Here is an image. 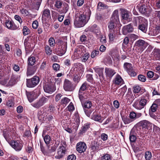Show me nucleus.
<instances>
[{
    "instance_id": "1",
    "label": "nucleus",
    "mask_w": 160,
    "mask_h": 160,
    "mask_svg": "<svg viewBox=\"0 0 160 160\" xmlns=\"http://www.w3.org/2000/svg\"><path fill=\"white\" fill-rule=\"evenodd\" d=\"M119 22L118 12L116 10L113 12L110 21L108 23L109 31H117V25Z\"/></svg>"
},
{
    "instance_id": "2",
    "label": "nucleus",
    "mask_w": 160,
    "mask_h": 160,
    "mask_svg": "<svg viewBox=\"0 0 160 160\" xmlns=\"http://www.w3.org/2000/svg\"><path fill=\"white\" fill-rule=\"evenodd\" d=\"M59 144V143L57 144L55 143L53 146L51 147H50V145H49V147H48L46 146V149H45L43 144L40 142L41 150L44 155L50 156H53L54 155L55 152Z\"/></svg>"
},
{
    "instance_id": "3",
    "label": "nucleus",
    "mask_w": 160,
    "mask_h": 160,
    "mask_svg": "<svg viewBox=\"0 0 160 160\" xmlns=\"http://www.w3.org/2000/svg\"><path fill=\"white\" fill-rule=\"evenodd\" d=\"M3 136L6 140L16 151L19 152L22 150L23 147L22 141L15 140H11L10 141L9 139L7 138L5 134H4Z\"/></svg>"
},
{
    "instance_id": "4",
    "label": "nucleus",
    "mask_w": 160,
    "mask_h": 160,
    "mask_svg": "<svg viewBox=\"0 0 160 160\" xmlns=\"http://www.w3.org/2000/svg\"><path fill=\"white\" fill-rule=\"evenodd\" d=\"M48 97L42 96L36 102L32 103L31 105L34 108L38 109L48 102Z\"/></svg>"
},
{
    "instance_id": "5",
    "label": "nucleus",
    "mask_w": 160,
    "mask_h": 160,
    "mask_svg": "<svg viewBox=\"0 0 160 160\" xmlns=\"http://www.w3.org/2000/svg\"><path fill=\"white\" fill-rule=\"evenodd\" d=\"M39 81V78L37 76H34L30 79H27V86L30 88H33L38 84Z\"/></svg>"
},
{
    "instance_id": "6",
    "label": "nucleus",
    "mask_w": 160,
    "mask_h": 160,
    "mask_svg": "<svg viewBox=\"0 0 160 160\" xmlns=\"http://www.w3.org/2000/svg\"><path fill=\"white\" fill-rule=\"evenodd\" d=\"M124 68L125 70L131 77H135L137 73L134 71L132 65L128 62H125L124 64Z\"/></svg>"
},
{
    "instance_id": "7",
    "label": "nucleus",
    "mask_w": 160,
    "mask_h": 160,
    "mask_svg": "<svg viewBox=\"0 0 160 160\" xmlns=\"http://www.w3.org/2000/svg\"><path fill=\"white\" fill-rule=\"evenodd\" d=\"M86 10H87V12H86L85 13L84 12L83 14L80 16L78 18L81 21L84 22L85 24L87 22L91 14V12L89 8H87Z\"/></svg>"
},
{
    "instance_id": "8",
    "label": "nucleus",
    "mask_w": 160,
    "mask_h": 160,
    "mask_svg": "<svg viewBox=\"0 0 160 160\" xmlns=\"http://www.w3.org/2000/svg\"><path fill=\"white\" fill-rule=\"evenodd\" d=\"M140 12L142 14H149L151 11V8H148L146 5V4H144L140 5L139 4L138 7Z\"/></svg>"
},
{
    "instance_id": "9",
    "label": "nucleus",
    "mask_w": 160,
    "mask_h": 160,
    "mask_svg": "<svg viewBox=\"0 0 160 160\" xmlns=\"http://www.w3.org/2000/svg\"><path fill=\"white\" fill-rule=\"evenodd\" d=\"M146 22V19L141 16L134 17L132 19V23L134 27H137L141 23Z\"/></svg>"
},
{
    "instance_id": "10",
    "label": "nucleus",
    "mask_w": 160,
    "mask_h": 160,
    "mask_svg": "<svg viewBox=\"0 0 160 160\" xmlns=\"http://www.w3.org/2000/svg\"><path fill=\"white\" fill-rule=\"evenodd\" d=\"M63 88L65 91H72L74 89V88L71 82L67 79L65 80Z\"/></svg>"
},
{
    "instance_id": "11",
    "label": "nucleus",
    "mask_w": 160,
    "mask_h": 160,
    "mask_svg": "<svg viewBox=\"0 0 160 160\" xmlns=\"http://www.w3.org/2000/svg\"><path fill=\"white\" fill-rule=\"evenodd\" d=\"M77 150L80 153L84 152L87 148L86 143L82 142H78L76 145Z\"/></svg>"
},
{
    "instance_id": "12",
    "label": "nucleus",
    "mask_w": 160,
    "mask_h": 160,
    "mask_svg": "<svg viewBox=\"0 0 160 160\" xmlns=\"http://www.w3.org/2000/svg\"><path fill=\"white\" fill-rule=\"evenodd\" d=\"M147 100L146 99L142 98L139 101L138 103H135L134 106L136 109L141 110L144 108L146 105Z\"/></svg>"
},
{
    "instance_id": "13",
    "label": "nucleus",
    "mask_w": 160,
    "mask_h": 160,
    "mask_svg": "<svg viewBox=\"0 0 160 160\" xmlns=\"http://www.w3.org/2000/svg\"><path fill=\"white\" fill-rule=\"evenodd\" d=\"M138 125L141 127L142 128H150L152 125V124L147 120H143L139 122Z\"/></svg>"
},
{
    "instance_id": "14",
    "label": "nucleus",
    "mask_w": 160,
    "mask_h": 160,
    "mask_svg": "<svg viewBox=\"0 0 160 160\" xmlns=\"http://www.w3.org/2000/svg\"><path fill=\"white\" fill-rule=\"evenodd\" d=\"M66 151L65 147L63 146H59L58 149L57 155L55 156L57 159H60L62 158Z\"/></svg>"
},
{
    "instance_id": "15",
    "label": "nucleus",
    "mask_w": 160,
    "mask_h": 160,
    "mask_svg": "<svg viewBox=\"0 0 160 160\" xmlns=\"http://www.w3.org/2000/svg\"><path fill=\"white\" fill-rule=\"evenodd\" d=\"M51 17L50 10L48 9H45L42 13V19L43 23L46 22V19Z\"/></svg>"
},
{
    "instance_id": "16",
    "label": "nucleus",
    "mask_w": 160,
    "mask_h": 160,
    "mask_svg": "<svg viewBox=\"0 0 160 160\" xmlns=\"http://www.w3.org/2000/svg\"><path fill=\"white\" fill-rule=\"evenodd\" d=\"M105 72L106 77L110 78H112L116 73V72L115 70L110 68H106L105 69Z\"/></svg>"
},
{
    "instance_id": "17",
    "label": "nucleus",
    "mask_w": 160,
    "mask_h": 160,
    "mask_svg": "<svg viewBox=\"0 0 160 160\" xmlns=\"http://www.w3.org/2000/svg\"><path fill=\"white\" fill-rule=\"evenodd\" d=\"M133 28L131 24L124 26L122 28V31L124 34L126 35L127 33L133 31Z\"/></svg>"
},
{
    "instance_id": "18",
    "label": "nucleus",
    "mask_w": 160,
    "mask_h": 160,
    "mask_svg": "<svg viewBox=\"0 0 160 160\" xmlns=\"http://www.w3.org/2000/svg\"><path fill=\"white\" fill-rule=\"evenodd\" d=\"M113 83L116 85L121 86L124 83V81L121 76L117 74L113 80Z\"/></svg>"
},
{
    "instance_id": "19",
    "label": "nucleus",
    "mask_w": 160,
    "mask_h": 160,
    "mask_svg": "<svg viewBox=\"0 0 160 160\" xmlns=\"http://www.w3.org/2000/svg\"><path fill=\"white\" fill-rule=\"evenodd\" d=\"M91 119L101 123L103 120V118L101 115L94 112L91 116Z\"/></svg>"
},
{
    "instance_id": "20",
    "label": "nucleus",
    "mask_w": 160,
    "mask_h": 160,
    "mask_svg": "<svg viewBox=\"0 0 160 160\" xmlns=\"http://www.w3.org/2000/svg\"><path fill=\"white\" fill-rule=\"evenodd\" d=\"M6 27L11 30H15L18 28L14 24L13 22L11 21L6 20L5 22Z\"/></svg>"
},
{
    "instance_id": "21",
    "label": "nucleus",
    "mask_w": 160,
    "mask_h": 160,
    "mask_svg": "<svg viewBox=\"0 0 160 160\" xmlns=\"http://www.w3.org/2000/svg\"><path fill=\"white\" fill-rule=\"evenodd\" d=\"M26 95L29 102H32L36 98L35 93L34 92H26Z\"/></svg>"
},
{
    "instance_id": "22",
    "label": "nucleus",
    "mask_w": 160,
    "mask_h": 160,
    "mask_svg": "<svg viewBox=\"0 0 160 160\" xmlns=\"http://www.w3.org/2000/svg\"><path fill=\"white\" fill-rule=\"evenodd\" d=\"M36 69L37 67L35 66H28L27 69V75L30 76L34 74Z\"/></svg>"
},
{
    "instance_id": "23",
    "label": "nucleus",
    "mask_w": 160,
    "mask_h": 160,
    "mask_svg": "<svg viewBox=\"0 0 160 160\" xmlns=\"http://www.w3.org/2000/svg\"><path fill=\"white\" fill-rule=\"evenodd\" d=\"M44 91L48 93H51L54 92L55 89L50 84H46L43 86Z\"/></svg>"
},
{
    "instance_id": "24",
    "label": "nucleus",
    "mask_w": 160,
    "mask_h": 160,
    "mask_svg": "<svg viewBox=\"0 0 160 160\" xmlns=\"http://www.w3.org/2000/svg\"><path fill=\"white\" fill-rule=\"evenodd\" d=\"M95 72L99 75L100 78H103V71L104 68H100L98 66H96L93 68Z\"/></svg>"
},
{
    "instance_id": "25",
    "label": "nucleus",
    "mask_w": 160,
    "mask_h": 160,
    "mask_svg": "<svg viewBox=\"0 0 160 160\" xmlns=\"http://www.w3.org/2000/svg\"><path fill=\"white\" fill-rule=\"evenodd\" d=\"M90 30L96 34L98 37L100 34V30L96 24H94L90 28Z\"/></svg>"
},
{
    "instance_id": "26",
    "label": "nucleus",
    "mask_w": 160,
    "mask_h": 160,
    "mask_svg": "<svg viewBox=\"0 0 160 160\" xmlns=\"http://www.w3.org/2000/svg\"><path fill=\"white\" fill-rule=\"evenodd\" d=\"M99 145L95 141L92 142L90 148L93 152H95L99 149Z\"/></svg>"
},
{
    "instance_id": "27",
    "label": "nucleus",
    "mask_w": 160,
    "mask_h": 160,
    "mask_svg": "<svg viewBox=\"0 0 160 160\" xmlns=\"http://www.w3.org/2000/svg\"><path fill=\"white\" fill-rule=\"evenodd\" d=\"M147 43L145 42L144 41L139 40L137 41L135 45L138 47H141V49L144 50L145 49V47L146 46Z\"/></svg>"
},
{
    "instance_id": "28",
    "label": "nucleus",
    "mask_w": 160,
    "mask_h": 160,
    "mask_svg": "<svg viewBox=\"0 0 160 160\" xmlns=\"http://www.w3.org/2000/svg\"><path fill=\"white\" fill-rule=\"evenodd\" d=\"M86 24L78 18H77L74 22V24L77 28H80L84 26Z\"/></svg>"
},
{
    "instance_id": "29",
    "label": "nucleus",
    "mask_w": 160,
    "mask_h": 160,
    "mask_svg": "<svg viewBox=\"0 0 160 160\" xmlns=\"http://www.w3.org/2000/svg\"><path fill=\"white\" fill-rule=\"evenodd\" d=\"M122 17L124 20L128 19L129 17V12L124 9H121Z\"/></svg>"
},
{
    "instance_id": "30",
    "label": "nucleus",
    "mask_w": 160,
    "mask_h": 160,
    "mask_svg": "<svg viewBox=\"0 0 160 160\" xmlns=\"http://www.w3.org/2000/svg\"><path fill=\"white\" fill-rule=\"evenodd\" d=\"M147 21L146 19V22H142V23H141L138 26V29L145 32L147 31Z\"/></svg>"
},
{
    "instance_id": "31",
    "label": "nucleus",
    "mask_w": 160,
    "mask_h": 160,
    "mask_svg": "<svg viewBox=\"0 0 160 160\" xmlns=\"http://www.w3.org/2000/svg\"><path fill=\"white\" fill-rule=\"evenodd\" d=\"M88 86L89 85L88 84L87 82H85L81 85L79 88V91L84 92L85 90L88 88Z\"/></svg>"
},
{
    "instance_id": "32",
    "label": "nucleus",
    "mask_w": 160,
    "mask_h": 160,
    "mask_svg": "<svg viewBox=\"0 0 160 160\" xmlns=\"http://www.w3.org/2000/svg\"><path fill=\"white\" fill-rule=\"evenodd\" d=\"M42 137L43 138L44 141L46 143L47 146L49 147V145H50L49 143L50 141L51 140V138L50 136L48 135H45L44 137L42 135Z\"/></svg>"
},
{
    "instance_id": "33",
    "label": "nucleus",
    "mask_w": 160,
    "mask_h": 160,
    "mask_svg": "<svg viewBox=\"0 0 160 160\" xmlns=\"http://www.w3.org/2000/svg\"><path fill=\"white\" fill-rule=\"evenodd\" d=\"M36 62L35 58L33 56H30L28 59V66H33Z\"/></svg>"
},
{
    "instance_id": "34",
    "label": "nucleus",
    "mask_w": 160,
    "mask_h": 160,
    "mask_svg": "<svg viewBox=\"0 0 160 160\" xmlns=\"http://www.w3.org/2000/svg\"><path fill=\"white\" fill-rule=\"evenodd\" d=\"M122 121L125 124H128L133 121V120L131 119L130 118L124 116L122 117Z\"/></svg>"
},
{
    "instance_id": "35",
    "label": "nucleus",
    "mask_w": 160,
    "mask_h": 160,
    "mask_svg": "<svg viewBox=\"0 0 160 160\" xmlns=\"http://www.w3.org/2000/svg\"><path fill=\"white\" fill-rule=\"evenodd\" d=\"M82 105L83 109L84 108H90L92 106V103L90 101L87 100L83 104H82Z\"/></svg>"
},
{
    "instance_id": "36",
    "label": "nucleus",
    "mask_w": 160,
    "mask_h": 160,
    "mask_svg": "<svg viewBox=\"0 0 160 160\" xmlns=\"http://www.w3.org/2000/svg\"><path fill=\"white\" fill-rule=\"evenodd\" d=\"M70 101V100L67 98L65 97L61 99V103L63 106H66Z\"/></svg>"
},
{
    "instance_id": "37",
    "label": "nucleus",
    "mask_w": 160,
    "mask_h": 160,
    "mask_svg": "<svg viewBox=\"0 0 160 160\" xmlns=\"http://www.w3.org/2000/svg\"><path fill=\"white\" fill-rule=\"evenodd\" d=\"M90 127L89 124L88 123L84 124L82 127L81 132L82 133H84Z\"/></svg>"
},
{
    "instance_id": "38",
    "label": "nucleus",
    "mask_w": 160,
    "mask_h": 160,
    "mask_svg": "<svg viewBox=\"0 0 160 160\" xmlns=\"http://www.w3.org/2000/svg\"><path fill=\"white\" fill-rule=\"evenodd\" d=\"M16 82V78L14 76H12L8 82V85L9 86H13L15 84Z\"/></svg>"
},
{
    "instance_id": "39",
    "label": "nucleus",
    "mask_w": 160,
    "mask_h": 160,
    "mask_svg": "<svg viewBox=\"0 0 160 160\" xmlns=\"http://www.w3.org/2000/svg\"><path fill=\"white\" fill-rule=\"evenodd\" d=\"M158 108V105L155 103H153L150 107L149 110V113L151 114V112H155L157 110Z\"/></svg>"
},
{
    "instance_id": "40",
    "label": "nucleus",
    "mask_w": 160,
    "mask_h": 160,
    "mask_svg": "<svg viewBox=\"0 0 160 160\" xmlns=\"http://www.w3.org/2000/svg\"><path fill=\"white\" fill-rule=\"evenodd\" d=\"M111 156L108 154H104L101 158V160H111Z\"/></svg>"
},
{
    "instance_id": "41",
    "label": "nucleus",
    "mask_w": 160,
    "mask_h": 160,
    "mask_svg": "<svg viewBox=\"0 0 160 160\" xmlns=\"http://www.w3.org/2000/svg\"><path fill=\"white\" fill-rule=\"evenodd\" d=\"M83 110L86 115L88 117H90L91 113L93 111V110L91 109L90 108H84V109H83Z\"/></svg>"
},
{
    "instance_id": "42",
    "label": "nucleus",
    "mask_w": 160,
    "mask_h": 160,
    "mask_svg": "<svg viewBox=\"0 0 160 160\" xmlns=\"http://www.w3.org/2000/svg\"><path fill=\"white\" fill-rule=\"evenodd\" d=\"M108 36L110 40L112 41L113 40L114 38L115 37V34L116 32L113 31L111 32L109 31Z\"/></svg>"
},
{
    "instance_id": "43",
    "label": "nucleus",
    "mask_w": 160,
    "mask_h": 160,
    "mask_svg": "<svg viewBox=\"0 0 160 160\" xmlns=\"http://www.w3.org/2000/svg\"><path fill=\"white\" fill-rule=\"evenodd\" d=\"M49 45L52 47H53L55 45V41L54 38L52 37H50L48 41Z\"/></svg>"
},
{
    "instance_id": "44",
    "label": "nucleus",
    "mask_w": 160,
    "mask_h": 160,
    "mask_svg": "<svg viewBox=\"0 0 160 160\" xmlns=\"http://www.w3.org/2000/svg\"><path fill=\"white\" fill-rule=\"evenodd\" d=\"M136 137L135 135L132 134L131 132H130L129 136V139L131 142H134L136 141Z\"/></svg>"
},
{
    "instance_id": "45",
    "label": "nucleus",
    "mask_w": 160,
    "mask_h": 160,
    "mask_svg": "<svg viewBox=\"0 0 160 160\" xmlns=\"http://www.w3.org/2000/svg\"><path fill=\"white\" fill-rule=\"evenodd\" d=\"M86 78L87 81L90 83H93V79L92 77V75L91 74H87L86 75Z\"/></svg>"
},
{
    "instance_id": "46",
    "label": "nucleus",
    "mask_w": 160,
    "mask_h": 160,
    "mask_svg": "<svg viewBox=\"0 0 160 160\" xmlns=\"http://www.w3.org/2000/svg\"><path fill=\"white\" fill-rule=\"evenodd\" d=\"M160 32V26H157L156 27V29L153 31V36H156L158 35Z\"/></svg>"
},
{
    "instance_id": "47",
    "label": "nucleus",
    "mask_w": 160,
    "mask_h": 160,
    "mask_svg": "<svg viewBox=\"0 0 160 160\" xmlns=\"http://www.w3.org/2000/svg\"><path fill=\"white\" fill-rule=\"evenodd\" d=\"M30 30L26 26H24L23 28V33L24 35H26L30 33Z\"/></svg>"
},
{
    "instance_id": "48",
    "label": "nucleus",
    "mask_w": 160,
    "mask_h": 160,
    "mask_svg": "<svg viewBox=\"0 0 160 160\" xmlns=\"http://www.w3.org/2000/svg\"><path fill=\"white\" fill-rule=\"evenodd\" d=\"M52 67L53 70L55 71H57L59 70L60 68L59 65L56 63L53 64Z\"/></svg>"
},
{
    "instance_id": "49",
    "label": "nucleus",
    "mask_w": 160,
    "mask_h": 160,
    "mask_svg": "<svg viewBox=\"0 0 160 160\" xmlns=\"http://www.w3.org/2000/svg\"><path fill=\"white\" fill-rule=\"evenodd\" d=\"M152 157V154L150 152L147 151L145 153V158L146 160H150Z\"/></svg>"
},
{
    "instance_id": "50",
    "label": "nucleus",
    "mask_w": 160,
    "mask_h": 160,
    "mask_svg": "<svg viewBox=\"0 0 160 160\" xmlns=\"http://www.w3.org/2000/svg\"><path fill=\"white\" fill-rule=\"evenodd\" d=\"M127 88L126 86H125L119 90L120 91V94L122 95V97H123L125 93L127 91Z\"/></svg>"
},
{
    "instance_id": "51",
    "label": "nucleus",
    "mask_w": 160,
    "mask_h": 160,
    "mask_svg": "<svg viewBox=\"0 0 160 160\" xmlns=\"http://www.w3.org/2000/svg\"><path fill=\"white\" fill-rule=\"evenodd\" d=\"M153 131L156 133H160V128L155 125H153Z\"/></svg>"
},
{
    "instance_id": "52",
    "label": "nucleus",
    "mask_w": 160,
    "mask_h": 160,
    "mask_svg": "<svg viewBox=\"0 0 160 160\" xmlns=\"http://www.w3.org/2000/svg\"><path fill=\"white\" fill-rule=\"evenodd\" d=\"M138 79L140 81L142 82H145L146 81V78L142 74L139 75L138 77Z\"/></svg>"
},
{
    "instance_id": "53",
    "label": "nucleus",
    "mask_w": 160,
    "mask_h": 160,
    "mask_svg": "<svg viewBox=\"0 0 160 160\" xmlns=\"http://www.w3.org/2000/svg\"><path fill=\"white\" fill-rule=\"evenodd\" d=\"M62 5V2L60 1H58L56 2L55 6L57 8H61Z\"/></svg>"
},
{
    "instance_id": "54",
    "label": "nucleus",
    "mask_w": 160,
    "mask_h": 160,
    "mask_svg": "<svg viewBox=\"0 0 160 160\" xmlns=\"http://www.w3.org/2000/svg\"><path fill=\"white\" fill-rule=\"evenodd\" d=\"M84 92L78 91V97L81 102H82L84 99Z\"/></svg>"
},
{
    "instance_id": "55",
    "label": "nucleus",
    "mask_w": 160,
    "mask_h": 160,
    "mask_svg": "<svg viewBox=\"0 0 160 160\" xmlns=\"http://www.w3.org/2000/svg\"><path fill=\"white\" fill-rule=\"evenodd\" d=\"M80 79V78L78 75L77 74H74L73 76V80L75 82L78 83Z\"/></svg>"
},
{
    "instance_id": "56",
    "label": "nucleus",
    "mask_w": 160,
    "mask_h": 160,
    "mask_svg": "<svg viewBox=\"0 0 160 160\" xmlns=\"http://www.w3.org/2000/svg\"><path fill=\"white\" fill-rule=\"evenodd\" d=\"M154 54L157 59L160 60V51H155Z\"/></svg>"
},
{
    "instance_id": "57",
    "label": "nucleus",
    "mask_w": 160,
    "mask_h": 160,
    "mask_svg": "<svg viewBox=\"0 0 160 160\" xmlns=\"http://www.w3.org/2000/svg\"><path fill=\"white\" fill-rule=\"evenodd\" d=\"M129 118L133 120L136 118V114L133 112H131L129 115Z\"/></svg>"
},
{
    "instance_id": "58",
    "label": "nucleus",
    "mask_w": 160,
    "mask_h": 160,
    "mask_svg": "<svg viewBox=\"0 0 160 160\" xmlns=\"http://www.w3.org/2000/svg\"><path fill=\"white\" fill-rule=\"evenodd\" d=\"M140 90L141 88L139 86H136L134 88L133 92L136 94L140 92Z\"/></svg>"
},
{
    "instance_id": "59",
    "label": "nucleus",
    "mask_w": 160,
    "mask_h": 160,
    "mask_svg": "<svg viewBox=\"0 0 160 160\" xmlns=\"http://www.w3.org/2000/svg\"><path fill=\"white\" fill-rule=\"evenodd\" d=\"M107 6L102 2H99L98 4V8L102 9V8H106Z\"/></svg>"
},
{
    "instance_id": "60",
    "label": "nucleus",
    "mask_w": 160,
    "mask_h": 160,
    "mask_svg": "<svg viewBox=\"0 0 160 160\" xmlns=\"http://www.w3.org/2000/svg\"><path fill=\"white\" fill-rule=\"evenodd\" d=\"M99 54V51H92L91 53V57L92 58H94L95 56L98 55Z\"/></svg>"
},
{
    "instance_id": "61",
    "label": "nucleus",
    "mask_w": 160,
    "mask_h": 160,
    "mask_svg": "<svg viewBox=\"0 0 160 160\" xmlns=\"http://www.w3.org/2000/svg\"><path fill=\"white\" fill-rule=\"evenodd\" d=\"M66 51H55L56 54L59 56H62L66 52Z\"/></svg>"
},
{
    "instance_id": "62",
    "label": "nucleus",
    "mask_w": 160,
    "mask_h": 160,
    "mask_svg": "<svg viewBox=\"0 0 160 160\" xmlns=\"http://www.w3.org/2000/svg\"><path fill=\"white\" fill-rule=\"evenodd\" d=\"M89 54L86 53L83 57V58L82 59V61L83 62H85L87 61V60L88 59L89 57Z\"/></svg>"
},
{
    "instance_id": "63",
    "label": "nucleus",
    "mask_w": 160,
    "mask_h": 160,
    "mask_svg": "<svg viewBox=\"0 0 160 160\" xmlns=\"http://www.w3.org/2000/svg\"><path fill=\"white\" fill-rule=\"evenodd\" d=\"M108 136L105 133H102L101 135V139L103 141H105L108 139Z\"/></svg>"
},
{
    "instance_id": "64",
    "label": "nucleus",
    "mask_w": 160,
    "mask_h": 160,
    "mask_svg": "<svg viewBox=\"0 0 160 160\" xmlns=\"http://www.w3.org/2000/svg\"><path fill=\"white\" fill-rule=\"evenodd\" d=\"M6 14L2 12H0V20L2 22L3 21L5 18Z\"/></svg>"
}]
</instances>
